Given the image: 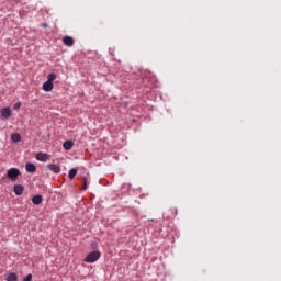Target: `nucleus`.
Returning a JSON list of instances; mask_svg holds the SVG:
<instances>
[{
    "instance_id": "1",
    "label": "nucleus",
    "mask_w": 281,
    "mask_h": 281,
    "mask_svg": "<svg viewBox=\"0 0 281 281\" xmlns=\"http://www.w3.org/2000/svg\"><path fill=\"white\" fill-rule=\"evenodd\" d=\"M101 257H102V254L100 251L93 250L86 256L85 262L92 265L93 262H98V259Z\"/></svg>"
},
{
    "instance_id": "2",
    "label": "nucleus",
    "mask_w": 281,
    "mask_h": 281,
    "mask_svg": "<svg viewBox=\"0 0 281 281\" xmlns=\"http://www.w3.org/2000/svg\"><path fill=\"white\" fill-rule=\"evenodd\" d=\"M8 179H11V181H16L19 177H21V170L19 168H10L7 171Z\"/></svg>"
},
{
    "instance_id": "3",
    "label": "nucleus",
    "mask_w": 281,
    "mask_h": 281,
    "mask_svg": "<svg viewBox=\"0 0 281 281\" xmlns=\"http://www.w3.org/2000/svg\"><path fill=\"white\" fill-rule=\"evenodd\" d=\"M12 116V110H10V108H3L1 110V117L2 120H9V117Z\"/></svg>"
},
{
    "instance_id": "4",
    "label": "nucleus",
    "mask_w": 281,
    "mask_h": 281,
    "mask_svg": "<svg viewBox=\"0 0 281 281\" xmlns=\"http://www.w3.org/2000/svg\"><path fill=\"white\" fill-rule=\"evenodd\" d=\"M24 190H25V188L23 187V184H14L13 186V192L16 196H21V194H23Z\"/></svg>"
},
{
    "instance_id": "5",
    "label": "nucleus",
    "mask_w": 281,
    "mask_h": 281,
    "mask_svg": "<svg viewBox=\"0 0 281 281\" xmlns=\"http://www.w3.org/2000/svg\"><path fill=\"white\" fill-rule=\"evenodd\" d=\"M47 168L50 170V172H54L55 175H59L60 172V167L55 164H48Z\"/></svg>"
},
{
    "instance_id": "6",
    "label": "nucleus",
    "mask_w": 281,
    "mask_h": 281,
    "mask_svg": "<svg viewBox=\"0 0 281 281\" xmlns=\"http://www.w3.org/2000/svg\"><path fill=\"white\" fill-rule=\"evenodd\" d=\"M25 170H26V172H30L31 175H34V172H36V165H34L32 162H27L25 165Z\"/></svg>"
},
{
    "instance_id": "7",
    "label": "nucleus",
    "mask_w": 281,
    "mask_h": 281,
    "mask_svg": "<svg viewBox=\"0 0 281 281\" xmlns=\"http://www.w3.org/2000/svg\"><path fill=\"white\" fill-rule=\"evenodd\" d=\"M33 205H41L43 203V195L36 194L32 198Z\"/></svg>"
},
{
    "instance_id": "8",
    "label": "nucleus",
    "mask_w": 281,
    "mask_h": 281,
    "mask_svg": "<svg viewBox=\"0 0 281 281\" xmlns=\"http://www.w3.org/2000/svg\"><path fill=\"white\" fill-rule=\"evenodd\" d=\"M63 43L67 47H71L74 45V37H71V36H64Z\"/></svg>"
},
{
    "instance_id": "9",
    "label": "nucleus",
    "mask_w": 281,
    "mask_h": 281,
    "mask_svg": "<svg viewBox=\"0 0 281 281\" xmlns=\"http://www.w3.org/2000/svg\"><path fill=\"white\" fill-rule=\"evenodd\" d=\"M35 159L37 161H47V159H49V156L44 153H38V154H36Z\"/></svg>"
},
{
    "instance_id": "10",
    "label": "nucleus",
    "mask_w": 281,
    "mask_h": 281,
    "mask_svg": "<svg viewBox=\"0 0 281 281\" xmlns=\"http://www.w3.org/2000/svg\"><path fill=\"white\" fill-rule=\"evenodd\" d=\"M54 89V83L52 81H46L43 83V90L49 92Z\"/></svg>"
},
{
    "instance_id": "11",
    "label": "nucleus",
    "mask_w": 281,
    "mask_h": 281,
    "mask_svg": "<svg viewBox=\"0 0 281 281\" xmlns=\"http://www.w3.org/2000/svg\"><path fill=\"white\" fill-rule=\"evenodd\" d=\"M63 148L64 150H71V148H74V140L68 139L64 142Z\"/></svg>"
},
{
    "instance_id": "12",
    "label": "nucleus",
    "mask_w": 281,
    "mask_h": 281,
    "mask_svg": "<svg viewBox=\"0 0 281 281\" xmlns=\"http://www.w3.org/2000/svg\"><path fill=\"white\" fill-rule=\"evenodd\" d=\"M11 142H13L14 144H19V142H21V134L19 133H13L11 135Z\"/></svg>"
},
{
    "instance_id": "13",
    "label": "nucleus",
    "mask_w": 281,
    "mask_h": 281,
    "mask_svg": "<svg viewBox=\"0 0 281 281\" xmlns=\"http://www.w3.org/2000/svg\"><path fill=\"white\" fill-rule=\"evenodd\" d=\"M19 280V276H16V273L11 272L9 273V276L7 277V281H18Z\"/></svg>"
},
{
    "instance_id": "14",
    "label": "nucleus",
    "mask_w": 281,
    "mask_h": 281,
    "mask_svg": "<svg viewBox=\"0 0 281 281\" xmlns=\"http://www.w3.org/2000/svg\"><path fill=\"white\" fill-rule=\"evenodd\" d=\"M77 175H78V170L72 168L69 170L68 177H69V179H75Z\"/></svg>"
},
{
    "instance_id": "15",
    "label": "nucleus",
    "mask_w": 281,
    "mask_h": 281,
    "mask_svg": "<svg viewBox=\"0 0 281 281\" xmlns=\"http://www.w3.org/2000/svg\"><path fill=\"white\" fill-rule=\"evenodd\" d=\"M54 80H56V74L50 72V74L47 76V80H46V81L54 83Z\"/></svg>"
},
{
    "instance_id": "16",
    "label": "nucleus",
    "mask_w": 281,
    "mask_h": 281,
    "mask_svg": "<svg viewBox=\"0 0 281 281\" xmlns=\"http://www.w3.org/2000/svg\"><path fill=\"white\" fill-rule=\"evenodd\" d=\"M22 281H32V274H27L26 277L23 278Z\"/></svg>"
},
{
    "instance_id": "17",
    "label": "nucleus",
    "mask_w": 281,
    "mask_h": 281,
    "mask_svg": "<svg viewBox=\"0 0 281 281\" xmlns=\"http://www.w3.org/2000/svg\"><path fill=\"white\" fill-rule=\"evenodd\" d=\"M13 109L15 110V111H19V109H21V103H15L14 105H13Z\"/></svg>"
},
{
    "instance_id": "18",
    "label": "nucleus",
    "mask_w": 281,
    "mask_h": 281,
    "mask_svg": "<svg viewBox=\"0 0 281 281\" xmlns=\"http://www.w3.org/2000/svg\"><path fill=\"white\" fill-rule=\"evenodd\" d=\"M82 190H87V178H83V187Z\"/></svg>"
},
{
    "instance_id": "19",
    "label": "nucleus",
    "mask_w": 281,
    "mask_h": 281,
    "mask_svg": "<svg viewBox=\"0 0 281 281\" xmlns=\"http://www.w3.org/2000/svg\"><path fill=\"white\" fill-rule=\"evenodd\" d=\"M42 27H47V23H42Z\"/></svg>"
}]
</instances>
